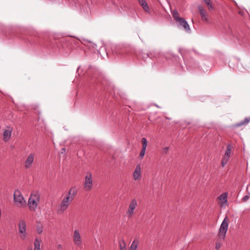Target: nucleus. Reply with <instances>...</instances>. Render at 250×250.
<instances>
[{
    "instance_id": "nucleus-1",
    "label": "nucleus",
    "mask_w": 250,
    "mask_h": 250,
    "mask_svg": "<svg viewBox=\"0 0 250 250\" xmlns=\"http://www.w3.org/2000/svg\"><path fill=\"white\" fill-rule=\"evenodd\" d=\"M229 224V219L228 217H226L222 222L220 227L219 232L217 234L218 238L215 244V249L218 250L220 249L222 242L226 238V233L228 229Z\"/></svg>"
},
{
    "instance_id": "nucleus-2",
    "label": "nucleus",
    "mask_w": 250,
    "mask_h": 250,
    "mask_svg": "<svg viewBox=\"0 0 250 250\" xmlns=\"http://www.w3.org/2000/svg\"><path fill=\"white\" fill-rule=\"evenodd\" d=\"M76 193L77 191L76 190L72 188H70L59 206V211L63 212L66 210L70 203L73 200Z\"/></svg>"
},
{
    "instance_id": "nucleus-3",
    "label": "nucleus",
    "mask_w": 250,
    "mask_h": 250,
    "mask_svg": "<svg viewBox=\"0 0 250 250\" xmlns=\"http://www.w3.org/2000/svg\"><path fill=\"white\" fill-rule=\"evenodd\" d=\"M41 200V194L38 190L32 191L28 201L29 209L31 211H35Z\"/></svg>"
},
{
    "instance_id": "nucleus-4",
    "label": "nucleus",
    "mask_w": 250,
    "mask_h": 250,
    "mask_svg": "<svg viewBox=\"0 0 250 250\" xmlns=\"http://www.w3.org/2000/svg\"><path fill=\"white\" fill-rule=\"evenodd\" d=\"M14 201L17 207L21 208L26 206V202L19 189L15 190L13 195Z\"/></svg>"
},
{
    "instance_id": "nucleus-5",
    "label": "nucleus",
    "mask_w": 250,
    "mask_h": 250,
    "mask_svg": "<svg viewBox=\"0 0 250 250\" xmlns=\"http://www.w3.org/2000/svg\"><path fill=\"white\" fill-rule=\"evenodd\" d=\"M19 233L21 239L25 240L27 238L26 225L25 221L21 219L19 223Z\"/></svg>"
},
{
    "instance_id": "nucleus-6",
    "label": "nucleus",
    "mask_w": 250,
    "mask_h": 250,
    "mask_svg": "<svg viewBox=\"0 0 250 250\" xmlns=\"http://www.w3.org/2000/svg\"><path fill=\"white\" fill-rule=\"evenodd\" d=\"M93 187L92 175L90 172H87L85 175L83 188L85 191L91 190Z\"/></svg>"
},
{
    "instance_id": "nucleus-7",
    "label": "nucleus",
    "mask_w": 250,
    "mask_h": 250,
    "mask_svg": "<svg viewBox=\"0 0 250 250\" xmlns=\"http://www.w3.org/2000/svg\"><path fill=\"white\" fill-rule=\"evenodd\" d=\"M119 250H127L126 244L124 240H122L119 241ZM138 245V242L137 241L134 240L132 242L129 250H137Z\"/></svg>"
},
{
    "instance_id": "nucleus-8",
    "label": "nucleus",
    "mask_w": 250,
    "mask_h": 250,
    "mask_svg": "<svg viewBox=\"0 0 250 250\" xmlns=\"http://www.w3.org/2000/svg\"><path fill=\"white\" fill-rule=\"evenodd\" d=\"M231 146L230 144H228L227 146V149L225 151L224 155L223 156L221 161V166L224 167L227 164L231 153Z\"/></svg>"
},
{
    "instance_id": "nucleus-9",
    "label": "nucleus",
    "mask_w": 250,
    "mask_h": 250,
    "mask_svg": "<svg viewBox=\"0 0 250 250\" xmlns=\"http://www.w3.org/2000/svg\"><path fill=\"white\" fill-rule=\"evenodd\" d=\"M35 154L34 153H30L25 159L24 163V167L26 169L31 168L35 160Z\"/></svg>"
},
{
    "instance_id": "nucleus-10",
    "label": "nucleus",
    "mask_w": 250,
    "mask_h": 250,
    "mask_svg": "<svg viewBox=\"0 0 250 250\" xmlns=\"http://www.w3.org/2000/svg\"><path fill=\"white\" fill-rule=\"evenodd\" d=\"M137 206V201L135 199H133L130 203L128 208L126 212V215L128 217H131L133 216L134 209Z\"/></svg>"
},
{
    "instance_id": "nucleus-11",
    "label": "nucleus",
    "mask_w": 250,
    "mask_h": 250,
    "mask_svg": "<svg viewBox=\"0 0 250 250\" xmlns=\"http://www.w3.org/2000/svg\"><path fill=\"white\" fill-rule=\"evenodd\" d=\"M73 238L74 244L79 247H81L82 241L79 230L75 229L74 230Z\"/></svg>"
},
{
    "instance_id": "nucleus-12",
    "label": "nucleus",
    "mask_w": 250,
    "mask_h": 250,
    "mask_svg": "<svg viewBox=\"0 0 250 250\" xmlns=\"http://www.w3.org/2000/svg\"><path fill=\"white\" fill-rule=\"evenodd\" d=\"M198 9L202 21L206 22H208V16L205 9L202 5H199L198 6Z\"/></svg>"
},
{
    "instance_id": "nucleus-13",
    "label": "nucleus",
    "mask_w": 250,
    "mask_h": 250,
    "mask_svg": "<svg viewBox=\"0 0 250 250\" xmlns=\"http://www.w3.org/2000/svg\"><path fill=\"white\" fill-rule=\"evenodd\" d=\"M13 128L11 126H7L3 129V140L7 142H8L11 137Z\"/></svg>"
},
{
    "instance_id": "nucleus-14",
    "label": "nucleus",
    "mask_w": 250,
    "mask_h": 250,
    "mask_svg": "<svg viewBox=\"0 0 250 250\" xmlns=\"http://www.w3.org/2000/svg\"><path fill=\"white\" fill-rule=\"evenodd\" d=\"M133 177L135 181L139 180L141 178V167L140 165L136 166L133 173Z\"/></svg>"
},
{
    "instance_id": "nucleus-15",
    "label": "nucleus",
    "mask_w": 250,
    "mask_h": 250,
    "mask_svg": "<svg viewBox=\"0 0 250 250\" xmlns=\"http://www.w3.org/2000/svg\"><path fill=\"white\" fill-rule=\"evenodd\" d=\"M176 22L178 23V26H181L187 32L190 31V27L187 21L183 18H181Z\"/></svg>"
},
{
    "instance_id": "nucleus-16",
    "label": "nucleus",
    "mask_w": 250,
    "mask_h": 250,
    "mask_svg": "<svg viewBox=\"0 0 250 250\" xmlns=\"http://www.w3.org/2000/svg\"><path fill=\"white\" fill-rule=\"evenodd\" d=\"M250 117H249V118L247 117L243 121H241L239 123H237V124H235L234 126L235 127H239V126H242V125H246L247 124H248V123L250 122Z\"/></svg>"
},
{
    "instance_id": "nucleus-17",
    "label": "nucleus",
    "mask_w": 250,
    "mask_h": 250,
    "mask_svg": "<svg viewBox=\"0 0 250 250\" xmlns=\"http://www.w3.org/2000/svg\"><path fill=\"white\" fill-rule=\"evenodd\" d=\"M139 3L142 6L145 11L148 12L149 11V8L145 0H139Z\"/></svg>"
},
{
    "instance_id": "nucleus-18",
    "label": "nucleus",
    "mask_w": 250,
    "mask_h": 250,
    "mask_svg": "<svg viewBox=\"0 0 250 250\" xmlns=\"http://www.w3.org/2000/svg\"><path fill=\"white\" fill-rule=\"evenodd\" d=\"M41 242L42 241L40 239L36 238L35 239L34 243V250H41L40 248Z\"/></svg>"
},
{
    "instance_id": "nucleus-19",
    "label": "nucleus",
    "mask_w": 250,
    "mask_h": 250,
    "mask_svg": "<svg viewBox=\"0 0 250 250\" xmlns=\"http://www.w3.org/2000/svg\"><path fill=\"white\" fill-rule=\"evenodd\" d=\"M227 198H228V193L225 192L222 194H221L219 196V199L220 201L222 202V204H226L227 203Z\"/></svg>"
},
{
    "instance_id": "nucleus-20",
    "label": "nucleus",
    "mask_w": 250,
    "mask_h": 250,
    "mask_svg": "<svg viewBox=\"0 0 250 250\" xmlns=\"http://www.w3.org/2000/svg\"><path fill=\"white\" fill-rule=\"evenodd\" d=\"M203 1L206 4L209 10L211 11L214 9V7L213 6L211 0H203Z\"/></svg>"
},
{
    "instance_id": "nucleus-21",
    "label": "nucleus",
    "mask_w": 250,
    "mask_h": 250,
    "mask_svg": "<svg viewBox=\"0 0 250 250\" xmlns=\"http://www.w3.org/2000/svg\"><path fill=\"white\" fill-rule=\"evenodd\" d=\"M172 14L174 19L176 21L181 18V17H179V13L176 10H174Z\"/></svg>"
},
{
    "instance_id": "nucleus-22",
    "label": "nucleus",
    "mask_w": 250,
    "mask_h": 250,
    "mask_svg": "<svg viewBox=\"0 0 250 250\" xmlns=\"http://www.w3.org/2000/svg\"><path fill=\"white\" fill-rule=\"evenodd\" d=\"M142 144V148L146 149L147 146V142L145 138H143L141 140Z\"/></svg>"
},
{
    "instance_id": "nucleus-23",
    "label": "nucleus",
    "mask_w": 250,
    "mask_h": 250,
    "mask_svg": "<svg viewBox=\"0 0 250 250\" xmlns=\"http://www.w3.org/2000/svg\"><path fill=\"white\" fill-rule=\"evenodd\" d=\"M146 149L142 148V150L140 153L139 157L143 158L145 154Z\"/></svg>"
},
{
    "instance_id": "nucleus-24",
    "label": "nucleus",
    "mask_w": 250,
    "mask_h": 250,
    "mask_svg": "<svg viewBox=\"0 0 250 250\" xmlns=\"http://www.w3.org/2000/svg\"><path fill=\"white\" fill-rule=\"evenodd\" d=\"M37 233L39 234H41L42 232V227H39L37 229Z\"/></svg>"
},
{
    "instance_id": "nucleus-25",
    "label": "nucleus",
    "mask_w": 250,
    "mask_h": 250,
    "mask_svg": "<svg viewBox=\"0 0 250 250\" xmlns=\"http://www.w3.org/2000/svg\"><path fill=\"white\" fill-rule=\"evenodd\" d=\"M249 198V196H248V195H246L245 196H244L243 198H242V200L243 201H247L248 199Z\"/></svg>"
},
{
    "instance_id": "nucleus-26",
    "label": "nucleus",
    "mask_w": 250,
    "mask_h": 250,
    "mask_svg": "<svg viewBox=\"0 0 250 250\" xmlns=\"http://www.w3.org/2000/svg\"><path fill=\"white\" fill-rule=\"evenodd\" d=\"M168 147H165V148H163V151L165 153H167V151L168 150Z\"/></svg>"
},
{
    "instance_id": "nucleus-27",
    "label": "nucleus",
    "mask_w": 250,
    "mask_h": 250,
    "mask_svg": "<svg viewBox=\"0 0 250 250\" xmlns=\"http://www.w3.org/2000/svg\"><path fill=\"white\" fill-rule=\"evenodd\" d=\"M65 150H66V149H65V148H62L61 149V150H62V153H63V152H65Z\"/></svg>"
},
{
    "instance_id": "nucleus-28",
    "label": "nucleus",
    "mask_w": 250,
    "mask_h": 250,
    "mask_svg": "<svg viewBox=\"0 0 250 250\" xmlns=\"http://www.w3.org/2000/svg\"><path fill=\"white\" fill-rule=\"evenodd\" d=\"M61 248H62V246H61V245H59L58 246V249H61Z\"/></svg>"
},
{
    "instance_id": "nucleus-29",
    "label": "nucleus",
    "mask_w": 250,
    "mask_h": 250,
    "mask_svg": "<svg viewBox=\"0 0 250 250\" xmlns=\"http://www.w3.org/2000/svg\"><path fill=\"white\" fill-rule=\"evenodd\" d=\"M26 250H32V248L31 247L28 248L26 249Z\"/></svg>"
},
{
    "instance_id": "nucleus-30",
    "label": "nucleus",
    "mask_w": 250,
    "mask_h": 250,
    "mask_svg": "<svg viewBox=\"0 0 250 250\" xmlns=\"http://www.w3.org/2000/svg\"><path fill=\"white\" fill-rule=\"evenodd\" d=\"M149 120L150 121H152V120H151V116H149Z\"/></svg>"
},
{
    "instance_id": "nucleus-31",
    "label": "nucleus",
    "mask_w": 250,
    "mask_h": 250,
    "mask_svg": "<svg viewBox=\"0 0 250 250\" xmlns=\"http://www.w3.org/2000/svg\"><path fill=\"white\" fill-rule=\"evenodd\" d=\"M0 250H3L1 248H0Z\"/></svg>"
}]
</instances>
